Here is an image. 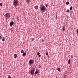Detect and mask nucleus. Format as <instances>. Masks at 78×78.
Instances as JSON below:
<instances>
[{
	"mask_svg": "<svg viewBox=\"0 0 78 78\" xmlns=\"http://www.w3.org/2000/svg\"><path fill=\"white\" fill-rule=\"evenodd\" d=\"M18 0H14L13 2V4L14 6H16L18 5Z\"/></svg>",
	"mask_w": 78,
	"mask_h": 78,
	"instance_id": "1",
	"label": "nucleus"
},
{
	"mask_svg": "<svg viewBox=\"0 0 78 78\" xmlns=\"http://www.w3.org/2000/svg\"><path fill=\"white\" fill-rule=\"evenodd\" d=\"M10 16V14L9 13H7L5 14V19H9V18L11 17V16Z\"/></svg>",
	"mask_w": 78,
	"mask_h": 78,
	"instance_id": "2",
	"label": "nucleus"
},
{
	"mask_svg": "<svg viewBox=\"0 0 78 78\" xmlns=\"http://www.w3.org/2000/svg\"><path fill=\"white\" fill-rule=\"evenodd\" d=\"M41 11L45 12V7L43 5L41 8Z\"/></svg>",
	"mask_w": 78,
	"mask_h": 78,
	"instance_id": "3",
	"label": "nucleus"
},
{
	"mask_svg": "<svg viewBox=\"0 0 78 78\" xmlns=\"http://www.w3.org/2000/svg\"><path fill=\"white\" fill-rule=\"evenodd\" d=\"M34 73V69H32L30 71L31 75H33Z\"/></svg>",
	"mask_w": 78,
	"mask_h": 78,
	"instance_id": "4",
	"label": "nucleus"
},
{
	"mask_svg": "<svg viewBox=\"0 0 78 78\" xmlns=\"http://www.w3.org/2000/svg\"><path fill=\"white\" fill-rule=\"evenodd\" d=\"M33 60L32 59L30 60L29 61V64H33Z\"/></svg>",
	"mask_w": 78,
	"mask_h": 78,
	"instance_id": "5",
	"label": "nucleus"
},
{
	"mask_svg": "<svg viewBox=\"0 0 78 78\" xmlns=\"http://www.w3.org/2000/svg\"><path fill=\"white\" fill-rule=\"evenodd\" d=\"M13 24H14V22H13V21H12L10 22V26H12Z\"/></svg>",
	"mask_w": 78,
	"mask_h": 78,
	"instance_id": "6",
	"label": "nucleus"
},
{
	"mask_svg": "<svg viewBox=\"0 0 78 78\" xmlns=\"http://www.w3.org/2000/svg\"><path fill=\"white\" fill-rule=\"evenodd\" d=\"M62 32L63 33H64V31H65V27H63L62 29Z\"/></svg>",
	"mask_w": 78,
	"mask_h": 78,
	"instance_id": "7",
	"label": "nucleus"
},
{
	"mask_svg": "<svg viewBox=\"0 0 78 78\" xmlns=\"http://www.w3.org/2000/svg\"><path fill=\"white\" fill-rule=\"evenodd\" d=\"M2 41H3V42H4L5 41V37H2Z\"/></svg>",
	"mask_w": 78,
	"mask_h": 78,
	"instance_id": "8",
	"label": "nucleus"
},
{
	"mask_svg": "<svg viewBox=\"0 0 78 78\" xmlns=\"http://www.w3.org/2000/svg\"><path fill=\"white\" fill-rule=\"evenodd\" d=\"M17 56V54H14V58H16Z\"/></svg>",
	"mask_w": 78,
	"mask_h": 78,
	"instance_id": "9",
	"label": "nucleus"
},
{
	"mask_svg": "<svg viewBox=\"0 0 78 78\" xmlns=\"http://www.w3.org/2000/svg\"><path fill=\"white\" fill-rule=\"evenodd\" d=\"M34 8L35 9H38V6L36 5L34 7Z\"/></svg>",
	"mask_w": 78,
	"mask_h": 78,
	"instance_id": "10",
	"label": "nucleus"
},
{
	"mask_svg": "<svg viewBox=\"0 0 78 78\" xmlns=\"http://www.w3.org/2000/svg\"><path fill=\"white\" fill-rule=\"evenodd\" d=\"M26 52H24L23 54V56H24L25 55H26Z\"/></svg>",
	"mask_w": 78,
	"mask_h": 78,
	"instance_id": "11",
	"label": "nucleus"
},
{
	"mask_svg": "<svg viewBox=\"0 0 78 78\" xmlns=\"http://www.w3.org/2000/svg\"><path fill=\"white\" fill-rule=\"evenodd\" d=\"M70 59H69L68 60V64H70Z\"/></svg>",
	"mask_w": 78,
	"mask_h": 78,
	"instance_id": "12",
	"label": "nucleus"
},
{
	"mask_svg": "<svg viewBox=\"0 0 78 78\" xmlns=\"http://www.w3.org/2000/svg\"><path fill=\"white\" fill-rule=\"evenodd\" d=\"M26 2L27 3H29L30 2V0H27Z\"/></svg>",
	"mask_w": 78,
	"mask_h": 78,
	"instance_id": "13",
	"label": "nucleus"
},
{
	"mask_svg": "<svg viewBox=\"0 0 78 78\" xmlns=\"http://www.w3.org/2000/svg\"><path fill=\"white\" fill-rule=\"evenodd\" d=\"M57 70L58 71H61V68H57Z\"/></svg>",
	"mask_w": 78,
	"mask_h": 78,
	"instance_id": "14",
	"label": "nucleus"
},
{
	"mask_svg": "<svg viewBox=\"0 0 78 78\" xmlns=\"http://www.w3.org/2000/svg\"><path fill=\"white\" fill-rule=\"evenodd\" d=\"M24 51H24L23 50H21V53H24Z\"/></svg>",
	"mask_w": 78,
	"mask_h": 78,
	"instance_id": "15",
	"label": "nucleus"
},
{
	"mask_svg": "<svg viewBox=\"0 0 78 78\" xmlns=\"http://www.w3.org/2000/svg\"><path fill=\"white\" fill-rule=\"evenodd\" d=\"M72 9H73V7L72 6H71V7L69 9H70V10H72Z\"/></svg>",
	"mask_w": 78,
	"mask_h": 78,
	"instance_id": "16",
	"label": "nucleus"
},
{
	"mask_svg": "<svg viewBox=\"0 0 78 78\" xmlns=\"http://www.w3.org/2000/svg\"><path fill=\"white\" fill-rule=\"evenodd\" d=\"M35 74L36 75V74H37V73H38V72H37V71H36L35 72Z\"/></svg>",
	"mask_w": 78,
	"mask_h": 78,
	"instance_id": "17",
	"label": "nucleus"
},
{
	"mask_svg": "<svg viewBox=\"0 0 78 78\" xmlns=\"http://www.w3.org/2000/svg\"><path fill=\"white\" fill-rule=\"evenodd\" d=\"M66 5H69V2H66Z\"/></svg>",
	"mask_w": 78,
	"mask_h": 78,
	"instance_id": "18",
	"label": "nucleus"
},
{
	"mask_svg": "<svg viewBox=\"0 0 78 78\" xmlns=\"http://www.w3.org/2000/svg\"><path fill=\"white\" fill-rule=\"evenodd\" d=\"M67 12H70V10H69V9H67Z\"/></svg>",
	"mask_w": 78,
	"mask_h": 78,
	"instance_id": "19",
	"label": "nucleus"
},
{
	"mask_svg": "<svg viewBox=\"0 0 78 78\" xmlns=\"http://www.w3.org/2000/svg\"><path fill=\"white\" fill-rule=\"evenodd\" d=\"M46 55H47V56H48V53L47 52L46 53Z\"/></svg>",
	"mask_w": 78,
	"mask_h": 78,
	"instance_id": "20",
	"label": "nucleus"
},
{
	"mask_svg": "<svg viewBox=\"0 0 78 78\" xmlns=\"http://www.w3.org/2000/svg\"><path fill=\"white\" fill-rule=\"evenodd\" d=\"M0 6H3V4H2V3H0Z\"/></svg>",
	"mask_w": 78,
	"mask_h": 78,
	"instance_id": "21",
	"label": "nucleus"
},
{
	"mask_svg": "<svg viewBox=\"0 0 78 78\" xmlns=\"http://www.w3.org/2000/svg\"><path fill=\"white\" fill-rule=\"evenodd\" d=\"M40 54V53H39V52H38L37 53V55H39Z\"/></svg>",
	"mask_w": 78,
	"mask_h": 78,
	"instance_id": "22",
	"label": "nucleus"
},
{
	"mask_svg": "<svg viewBox=\"0 0 78 78\" xmlns=\"http://www.w3.org/2000/svg\"><path fill=\"white\" fill-rule=\"evenodd\" d=\"M34 38H32V41H34Z\"/></svg>",
	"mask_w": 78,
	"mask_h": 78,
	"instance_id": "23",
	"label": "nucleus"
},
{
	"mask_svg": "<svg viewBox=\"0 0 78 78\" xmlns=\"http://www.w3.org/2000/svg\"><path fill=\"white\" fill-rule=\"evenodd\" d=\"M71 58H73V55H71Z\"/></svg>",
	"mask_w": 78,
	"mask_h": 78,
	"instance_id": "24",
	"label": "nucleus"
},
{
	"mask_svg": "<svg viewBox=\"0 0 78 78\" xmlns=\"http://www.w3.org/2000/svg\"><path fill=\"white\" fill-rule=\"evenodd\" d=\"M76 33L78 34V29H77L76 30Z\"/></svg>",
	"mask_w": 78,
	"mask_h": 78,
	"instance_id": "25",
	"label": "nucleus"
},
{
	"mask_svg": "<svg viewBox=\"0 0 78 78\" xmlns=\"http://www.w3.org/2000/svg\"><path fill=\"white\" fill-rule=\"evenodd\" d=\"M38 56L39 57H41V55H38Z\"/></svg>",
	"mask_w": 78,
	"mask_h": 78,
	"instance_id": "26",
	"label": "nucleus"
},
{
	"mask_svg": "<svg viewBox=\"0 0 78 78\" xmlns=\"http://www.w3.org/2000/svg\"><path fill=\"white\" fill-rule=\"evenodd\" d=\"M45 6L46 7H47L48 6V5H47V4H46Z\"/></svg>",
	"mask_w": 78,
	"mask_h": 78,
	"instance_id": "27",
	"label": "nucleus"
},
{
	"mask_svg": "<svg viewBox=\"0 0 78 78\" xmlns=\"http://www.w3.org/2000/svg\"><path fill=\"white\" fill-rule=\"evenodd\" d=\"M44 40H42L41 41H42L43 42H44Z\"/></svg>",
	"mask_w": 78,
	"mask_h": 78,
	"instance_id": "28",
	"label": "nucleus"
},
{
	"mask_svg": "<svg viewBox=\"0 0 78 78\" xmlns=\"http://www.w3.org/2000/svg\"><path fill=\"white\" fill-rule=\"evenodd\" d=\"M0 39H2V37L0 36Z\"/></svg>",
	"mask_w": 78,
	"mask_h": 78,
	"instance_id": "29",
	"label": "nucleus"
},
{
	"mask_svg": "<svg viewBox=\"0 0 78 78\" xmlns=\"http://www.w3.org/2000/svg\"><path fill=\"white\" fill-rule=\"evenodd\" d=\"M41 7H40V8H42V7H41V6H42V5H41Z\"/></svg>",
	"mask_w": 78,
	"mask_h": 78,
	"instance_id": "30",
	"label": "nucleus"
},
{
	"mask_svg": "<svg viewBox=\"0 0 78 78\" xmlns=\"http://www.w3.org/2000/svg\"><path fill=\"white\" fill-rule=\"evenodd\" d=\"M41 67V66H39V68Z\"/></svg>",
	"mask_w": 78,
	"mask_h": 78,
	"instance_id": "31",
	"label": "nucleus"
},
{
	"mask_svg": "<svg viewBox=\"0 0 78 78\" xmlns=\"http://www.w3.org/2000/svg\"><path fill=\"white\" fill-rule=\"evenodd\" d=\"M17 21L19 20V19H17Z\"/></svg>",
	"mask_w": 78,
	"mask_h": 78,
	"instance_id": "32",
	"label": "nucleus"
}]
</instances>
